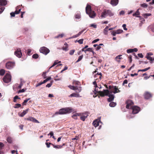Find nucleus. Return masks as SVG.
<instances>
[{
	"label": "nucleus",
	"mask_w": 154,
	"mask_h": 154,
	"mask_svg": "<svg viewBox=\"0 0 154 154\" xmlns=\"http://www.w3.org/2000/svg\"><path fill=\"white\" fill-rule=\"evenodd\" d=\"M109 91L108 89H104L103 91H98V93L102 97L105 96H108L109 97L107 99V101L108 102H111L114 100V96L113 94H109Z\"/></svg>",
	"instance_id": "obj_1"
},
{
	"label": "nucleus",
	"mask_w": 154,
	"mask_h": 154,
	"mask_svg": "<svg viewBox=\"0 0 154 154\" xmlns=\"http://www.w3.org/2000/svg\"><path fill=\"white\" fill-rule=\"evenodd\" d=\"M72 112V109L69 107L65 108L60 109L59 112H57L55 113L56 115H63L66 113H70Z\"/></svg>",
	"instance_id": "obj_2"
},
{
	"label": "nucleus",
	"mask_w": 154,
	"mask_h": 154,
	"mask_svg": "<svg viewBox=\"0 0 154 154\" xmlns=\"http://www.w3.org/2000/svg\"><path fill=\"white\" fill-rule=\"evenodd\" d=\"M86 12L91 18H94L96 16L94 11L91 10V6L88 5H87L86 7Z\"/></svg>",
	"instance_id": "obj_3"
},
{
	"label": "nucleus",
	"mask_w": 154,
	"mask_h": 154,
	"mask_svg": "<svg viewBox=\"0 0 154 154\" xmlns=\"http://www.w3.org/2000/svg\"><path fill=\"white\" fill-rule=\"evenodd\" d=\"M113 15L114 14L110 10L104 9L101 13V17L102 18H105L107 16H109L111 17L113 16Z\"/></svg>",
	"instance_id": "obj_4"
},
{
	"label": "nucleus",
	"mask_w": 154,
	"mask_h": 154,
	"mask_svg": "<svg viewBox=\"0 0 154 154\" xmlns=\"http://www.w3.org/2000/svg\"><path fill=\"white\" fill-rule=\"evenodd\" d=\"M109 88L110 90L109 92L112 93L116 94L117 93L119 92L120 91L118 89V87L116 86L110 85L109 86Z\"/></svg>",
	"instance_id": "obj_5"
},
{
	"label": "nucleus",
	"mask_w": 154,
	"mask_h": 154,
	"mask_svg": "<svg viewBox=\"0 0 154 154\" xmlns=\"http://www.w3.org/2000/svg\"><path fill=\"white\" fill-rule=\"evenodd\" d=\"M11 75L9 74L6 73L4 76L3 80L4 82L8 83L11 81Z\"/></svg>",
	"instance_id": "obj_6"
},
{
	"label": "nucleus",
	"mask_w": 154,
	"mask_h": 154,
	"mask_svg": "<svg viewBox=\"0 0 154 154\" xmlns=\"http://www.w3.org/2000/svg\"><path fill=\"white\" fill-rule=\"evenodd\" d=\"M39 51L41 53L45 55H47L50 51L49 49L45 47H41Z\"/></svg>",
	"instance_id": "obj_7"
},
{
	"label": "nucleus",
	"mask_w": 154,
	"mask_h": 154,
	"mask_svg": "<svg viewBox=\"0 0 154 154\" xmlns=\"http://www.w3.org/2000/svg\"><path fill=\"white\" fill-rule=\"evenodd\" d=\"M127 104L126 107L127 109H131L134 107L133 105L134 103L131 100H128L126 102Z\"/></svg>",
	"instance_id": "obj_8"
},
{
	"label": "nucleus",
	"mask_w": 154,
	"mask_h": 154,
	"mask_svg": "<svg viewBox=\"0 0 154 154\" xmlns=\"http://www.w3.org/2000/svg\"><path fill=\"white\" fill-rule=\"evenodd\" d=\"M15 65V64L14 63L8 62L6 63L5 66L7 69H10L13 68Z\"/></svg>",
	"instance_id": "obj_9"
},
{
	"label": "nucleus",
	"mask_w": 154,
	"mask_h": 154,
	"mask_svg": "<svg viewBox=\"0 0 154 154\" xmlns=\"http://www.w3.org/2000/svg\"><path fill=\"white\" fill-rule=\"evenodd\" d=\"M131 109H132V113L133 114L138 113L140 110V108L137 106H134Z\"/></svg>",
	"instance_id": "obj_10"
},
{
	"label": "nucleus",
	"mask_w": 154,
	"mask_h": 154,
	"mask_svg": "<svg viewBox=\"0 0 154 154\" xmlns=\"http://www.w3.org/2000/svg\"><path fill=\"white\" fill-rule=\"evenodd\" d=\"M152 94L148 91H146L143 95L144 98L146 99H149L152 97Z\"/></svg>",
	"instance_id": "obj_11"
},
{
	"label": "nucleus",
	"mask_w": 154,
	"mask_h": 154,
	"mask_svg": "<svg viewBox=\"0 0 154 154\" xmlns=\"http://www.w3.org/2000/svg\"><path fill=\"white\" fill-rule=\"evenodd\" d=\"M14 54L18 57L20 58L22 56V53L21 52L20 49H18L14 52Z\"/></svg>",
	"instance_id": "obj_12"
},
{
	"label": "nucleus",
	"mask_w": 154,
	"mask_h": 154,
	"mask_svg": "<svg viewBox=\"0 0 154 154\" xmlns=\"http://www.w3.org/2000/svg\"><path fill=\"white\" fill-rule=\"evenodd\" d=\"M69 97H80L81 96H80L79 94L78 93H73L71 94L69 96Z\"/></svg>",
	"instance_id": "obj_13"
},
{
	"label": "nucleus",
	"mask_w": 154,
	"mask_h": 154,
	"mask_svg": "<svg viewBox=\"0 0 154 154\" xmlns=\"http://www.w3.org/2000/svg\"><path fill=\"white\" fill-rule=\"evenodd\" d=\"M118 0H111L110 4L112 5L115 6L118 3Z\"/></svg>",
	"instance_id": "obj_14"
},
{
	"label": "nucleus",
	"mask_w": 154,
	"mask_h": 154,
	"mask_svg": "<svg viewBox=\"0 0 154 154\" xmlns=\"http://www.w3.org/2000/svg\"><path fill=\"white\" fill-rule=\"evenodd\" d=\"M138 51V49L136 48L134 49H130L127 50V52L128 53H133L134 52H137Z\"/></svg>",
	"instance_id": "obj_15"
},
{
	"label": "nucleus",
	"mask_w": 154,
	"mask_h": 154,
	"mask_svg": "<svg viewBox=\"0 0 154 154\" xmlns=\"http://www.w3.org/2000/svg\"><path fill=\"white\" fill-rule=\"evenodd\" d=\"M20 6H17L16 8V11L14 12L15 14H18L20 12L21 8H20Z\"/></svg>",
	"instance_id": "obj_16"
},
{
	"label": "nucleus",
	"mask_w": 154,
	"mask_h": 154,
	"mask_svg": "<svg viewBox=\"0 0 154 154\" xmlns=\"http://www.w3.org/2000/svg\"><path fill=\"white\" fill-rule=\"evenodd\" d=\"M88 116V115L87 112L85 114V115L81 116L80 115V119L83 121H85V119Z\"/></svg>",
	"instance_id": "obj_17"
},
{
	"label": "nucleus",
	"mask_w": 154,
	"mask_h": 154,
	"mask_svg": "<svg viewBox=\"0 0 154 154\" xmlns=\"http://www.w3.org/2000/svg\"><path fill=\"white\" fill-rule=\"evenodd\" d=\"M7 4V1L6 0H0V5L5 6Z\"/></svg>",
	"instance_id": "obj_18"
},
{
	"label": "nucleus",
	"mask_w": 154,
	"mask_h": 154,
	"mask_svg": "<svg viewBox=\"0 0 154 154\" xmlns=\"http://www.w3.org/2000/svg\"><path fill=\"white\" fill-rule=\"evenodd\" d=\"M139 9H138L136 11L134 14H133V16H135L137 17H140V16H139L140 15V12L139 11Z\"/></svg>",
	"instance_id": "obj_19"
},
{
	"label": "nucleus",
	"mask_w": 154,
	"mask_h": 154,
	"mask_svg": "<svg viewBox=\"0 0 154 154\" xmlns=\"http://www.w3.org/2000/svg\"><path fill=\"white\" fill-rule=\"evenodd\" d=\"M122 56V55H119L117 56L115 58V60L118 63H119L120 62V60L122 59V58L121 57Z\"/></svg>",
	"instance_id": "obj_20"
},
{
	"label": "nucleus",
	"mask_w": 154,
	"mask_h": 154,
	"mask_svg": "<svg viewBox=\"0 0 154 154\" xmlns=\"http://www.w3.org/2000/svg\"><path fill=\"white\" fill-rule=\"evenodd\" d=\"M85 30V29H84L82 30L81 31L79 32V33L74 36H73V37L74 38H75L78 37Z\"/></svg>",
	"instance_id": "obj_21"
},
{
	"label": "nucleus",
	"mask_w": 154,
	"mask_h": 154,
	"mask_svg": "<svg viewBox=\"0 0 154 154\" xmlns=\"http://www.w3.org/2000/svg\"><path fill=\"white\" fill-rule=\"evenodd\" d=\"M77 116H80V114L76 113L75 114H73L72 116V117L75 119H77Z\"/></svg>",
	"instance_id": "obj_22"
},
{
	"label": "nucleus",
	"mask_w": 154,
	"mask_h": 154,
	"mask_svg": "<svg viewBox=\"0 0 154 154\" xmlns=\"http://www.w3.org/2000/svg\"><path fill=\"white\" fill-rule=\"evenodd\" d=\"M99 122L97 120H94L93 123V125L95 127L99 126Z\"/></svg>",
	"instance_id": "obj_23"
},
{
	"label": "nucleus",
	"mask_w": 154,
	"mask_h": 154,
	"mask_svg": "<svg viewBox=\"0 0 154 154\" xmlns=\"http://www.w3.org/2000/svg\"><path fill=\"white\" fill-rule=\"evenodd\" d=\"M29 109H26L25 110H23L22 113L20 115V116L21 117H23L28 112Z\"/></svg>",
	"instance_id": "obj_24"
},
{
	"label": "nucleus",
	"mask_w": 154,
	"mask_h": 154,
	"mask_svg": "<svg viewBox=\"0 0 154 154\" xmlns=\"http://www.w3.org/2000/svg\"><path fill=\"white\" fill-rule=\"evenodd\" d=\"M7 141L9 143H11L13 141L12 138L10 137H7Z\"/></svg>",
	"instance_id": "obj_25"
},
{
	"label": "nucleus",
	"mask_w": 154,
	"mask_h": 154,
	"mask_svg": "<svg viewBox=\"0 0 154 154\" xmlns=\"http://www.w3.org/2000/svg\"><path fill=\"white\" fill-rule=\"evenodd\" d=\"M146 57L148 59L150 60V63H152L153 62H152V61L154 60V57L153 58L151 57L150 56H146Z\"/></svg>",
	"instance_id": "obj_26"
},
{
	"label": "nucleus",
	"mask_w": 154,
	"mask_h": 154,
	"mask_svg": "<svg viewBox=\"0 0 154 154\" xmlns=\"http://www.w3.org/2000/svg\"><path fill=\"white\" fill-rule=\"evenodd\" d=\"M75 90H77L78 93L82 91V87L81 86H76L75 87Z\"/></svg>",
	"instance_id": "obj_27"
},
{
	"label": "nucleus",
	"mask_w": 154,
	"mask_h": 154,
	"mask_svg": "<svg viewBox=\"0 0 154 154\" xmlns=\"http://www.w3.org/2000/svg\"><path fill=\"white\" fill-rule=\"evenodd\" d=\"M52 146L54 148L56 149H60L63 147V146L61 145H55L53 144H52Z\"/></svg>",
	"instance_id": "obj_28"
},
{
	"label": "nucleus",
	"mask_w": 154,
	"mask_h": 154,
	"mask_svg": "<svg viewBox=\"0 0 154 154\" xmlns=\"http://www.w3.org/2000/svg\"><path fill=\"white\" fill-rule=\"evenodd\" d=\"M116 105V103L113 102H111L109 104V106L111 107H114Z\"/></svg>",
	"instance_id": "obj_29"
},
{
	"label": "nucleus",
	"mask_w": 154,
	"mask_h": 154,
	"mask_svg": "<svg viewBox=\"0 0 154 154\" xmlns=\"http://www.w3.org/2000/svg\"><path fill=\"white\" fill-rule=\"evenodd\" d=\"M81 18V15L80 14H77L75 15V18L76 21H77V20Z\"/></svg>",
	"instance_id": "obj_30"
},
{
	"label": "nucleus",
	"mask_w": 154,
	"mask_h": 154,
	"mask_svg": "<svg viewBox=\"0 0 154 154\" xmlns=\"http://www.w3.org/2000/svg\"><path fill=\"white\" fill-rule=\"evenodd\" d=\"M151 14L150 13H146L143 14V15L145 18H147L148 16H151Z\"/></svg>",
	"instance_id": "obj_31"
},
{
	"label": "nucleus",
	"mask_w": 154,
	"mask_h": 154,
	"mask_svg": "<svg viewBox=\"0 0 154 154\" xmlns=\"http://www.w3.org/2000/svg\"><path fill=\"white\" fill-rule=\"evenodd\" d=\"M30 99V98L26 99L24 100L23 102L22 103L23 105H26V103Z\"/></svg>",
	"instance_id": "obj_32"
},
{
	"label": "nucleus",
	"mask_w": 154,
	"mask_h": 154,
	"mask_svg": "<svg viewBox=\"0 0 154 154\" xmlns=\"http://www.w3.org/2000/svg\"><path fill=\"white\" fill-rule=\"evenodd\" d=\"M150 69V67H149L147 68H145L144 69H139L138 71V72H140V71L145 72V71H146L148 70L149 69Z\"/></svg>",
	"instance_id": "obj_33"
},
{
	"label": "nucleus",
	"mask_w": 154,
	"mask_h": 154,
	"mask_svg": "<svg viewBox=\"0 0 154 154\" xmlns=\"http://www.w3.org/2000/svg\"><path fill=\"white\" fill-rule=\"evenodd\" d=\"M73 85H80V82L78 81H75L73 82Z\"/></svg>",
	"instance_id": "obj_34"
},
{
	"label": "nucleus",
	"mask_w": 154,
	"mask_h": 154,
	"mask_svg": "<svg viewBox=\"0 0 154 154\" xmlns=\"http://www.w3.org/2000/svg\"><path fill=\"white\" fill-rule=\"evenodd\" d=\"M57 60H56L54 61V62L53 64L50 67V69L51 68L54 66L55 65H56V64H58L59 63H60L61 62L60 61L59 62H57Z\"/></svg>",
	"instance_id": "obj_35"
},
{
	"label": "nucleus",
	"mask_w": 154,
	"mask_h": 154,
	"mask_svg": "<svg viewBox=\"0 0 154 154\" xmlns=\"http://www.w3.org/2000/svg\"><path fill=\"white\" fill-rule=\"evenodd\" d=\"M57 60H56L54 61V62L53 64L50 67V69L51 68L54 66L55 65H56V64H58L59 63H60L61 62L60 61L59 62H57Z\"/></svg>",
	"instance_id": "obj_36"
},
{
	"label": "nucleus",
	"mask_w": 154,
	"mask_h": 154,
	"mask_svg": "<svg viewBox=\"0 0 154 154\" xmlns=\"http://www.w3.org/2000/svg\"><path fill=\"white\" fill-rule=\"evenodd\" d=\"M57 60H56L54 61V62L53 64L50 67V69L51 68L54 66L55 65H56V64H58L59 63H60L61 62L60 61L59 62H57Z\"/></svg>",
	"instance_id": "obj_37"
},
{
	"label": "nucleus",
	"mask_w": 154,
	"mask_h": 154,
	"mask_svg": "<svg viewBox=\"0 0 154 154\" xmlns=\"http://www.w3.org/2000/svg\"><path fill=\"white\" fill-rule=\"evenodd\" d=\"M5 72V70L3 69H2L0 70V75H4Z\"/></svg>",
	"instance_id": "obj_38"
},
{
	"label": "nucleus",
	"mask_w": 154,
	"mask_h": 154,
	"mask_svg": "<svg viewBox=\"0 0 154 154\" xmlns=\"http://www.w3.org/2000/svg\"><path fill=\"white\" fill-rule=\"evenodd\" d=\"M109 27L108 26H106L105 28L104 29V33L105 35H107V34L108 30L107 29H108Z\"/></svg>",
	"instance_id": "obj_39"
},
{
	"label": "nucleus",
	"mask_w": 154,
	"mask_h": 154,
	"mask_svg": "<svg viewBox=\"0 0 154 154\" xmlns=\"http://www.w3.org/2000/svg\"><path fill=\"white\" fill-rule=\"evenodd\" d=\"M39 57V56L38 54H35L33 55L32 57L33 58L36 59H37Z\"/></svg>",
	"instance_id": "obj_40"
},
{
	"label": "nucleus",
	"mask_w": 154,
	"mask_h": 154,
	"mask_svg": "<svg viewBox=\"0 0 154 154\" xmlns=\"http://www.w3.org/2000/svg\"><path fill=\"white\" fill-rule=\"evenodd\" d=\"M62 49L65 51H67L69 50L68 46L63 47L62 48Z\"/></svg>",
	"instance_id": "obj_41"
},
{
	"label": "nucleus",
	"mask_w": 154,
	"mask_h": 154,
	"mask_svg": "<svg viewBox=\"0 0 154 154\" xmlns=\"http://www.w3.org/2000/svg\"><path fill=\"white\" fill-rule=\"evenodd\" d=\"M53 80L51 81V82L49 84H47L46 85V87H48V88H50V87H51V86L52 85V83H53Z\"/></svg>",
	"instance_id": "obj_42"
},
{
	"label": "nucleus",
	"mask_w": 154,
	"mask_h": 154,
	"mask_svg": "<svg viewBox=\"0 0 154 154\" xmlns=\"http://www.w3.org/2000/svg\"><path fill=\"white\" fill-rule=\"evenodd\" d=\"M64 36V34H61L58 35L55 37V38H62Z\"/></svg>",
	"instance_id": "obj_43"
},
{
	"label": "nucleus",
	"mask_w": 154,
	"mask_h": 154,
	"mask_svg": "<svg viewBox=\"0 0 154 154\" xmlns=\"http://www.w3.org/2000/svg\"><path fill=\"white\" fill-rule=\"evenodd\" d=\"M140 6L144 8H146L148 7V5L145 3H143L141 4Z\"/></svg>",
	"instance_id": "obj_44"
},
{
	"label": "nucleus",
	"mask_w": 154,
	"mask_h": 154,
	"mask_svg": "<svg viewBox=\"0 0 154 154\" xmlns=\"http://www.w3.org/2000/svg\"><path fill=\"white\" fill-rule=\"evenodd\" d=\"M83 55H81V56L79 57L78 58V59L76 61V62H78L80 61H81L83 57Z\"/></svg>",
	"instance_id": "obj_45"
},
{
	"label": "nucleus",
	"mask_w": 154,
	"mask_h": 154,
	"mask_svg": "<svg viewBox=\"0 0 154 154\" xmlns=\"http://www.w3.org/2000/svg\"><path fill=\"white\" fill-rule=\"evenodd\" d=\"M123 32V30L121 29H118L116 31L117 34H119L122 33Z\"/></svg>",
	"instance_id": "obj_46"
},
{
	"label": "nucleus",
	"mask_w": 154,
	"mask_h": 154,
	"mask_svg": "<svg viewBox=\"0 0 154 154\" xmlns=\"http://www.w3.org/2000/svg\"><path fill=\"white\" fill-rule=\"evenodd\" d=\"M68 87L71 89L74 90H75V86L70 85Z\"/></svg>",
	"instance_id": "obj_47"
},
{
	"label": "nucleus",
	"mask_w": 154,
	"mask_h": 154,
	"mask_svg": "<svg viewBox=\"0 0 154 154\" xmlns=\"http://www.w3.org/2000/svg\"><path fill=\"white\" fill-rule=\"evenodd\" d=\"M21 106V105L20 104L17 103L15 104V106H14V108H19Z\"/></svg>",
	"instance_id": "obj_48"
},
{
	"label": "nucleus",
	"mask_w": 154,
	"mask_h": 154,
	"mask_svg": "<svg viewBox=\"0 0 154 154\" xmlns=\"http://www.w3.org/2000/svg\"><path fill=\"white\" fill-rule=\"evenodd\" d=\"M45 144L46 145L47 147L48 148L50 147V145H52V144H53L51 143H48V142H46L45 143Z\"/></svg>",
	"instance_id": "obj_49"
},
{
	"label": "nucleus",
	"mask_w": 154,
	"mask_h": 154,
	"mask_svg": "<svg viewBox=\"0 0 154 154\" xmlns=\"http://www.w3.org/2000/svg\"><path fill=\"white\" fill-rule=\"evenodd\" d=\"M51 77H49L47 78L46 79L44 80L43 81V82L46 83L49 80H51Z\"/></svg>",
	"instance_id": "obj_50"
},
{
	"label": "nucleus",
	"mask_w": 154,
	"mask_h": 154,
	"mask_svg": "<svg viewBox=\"0 0 154 154\" xmlns=\"http://www.w3.org/2000/svg\"><path fill=\"white\" fill-rule=\"evenodd\" d=\"M5 8L4 7L0 6V14L3 11Z\"/></svg>",
	"instance_id": "obj_51"
},
{
	"label": "nucleus",
	"mask_w": 154,
	"mask_h": 154,
	"mask_svg": "<svg viewBox=\"0 0 154 154\" xmlns=\"http://www.w3.org/2000/svg\"><path fill=\"white\" fill-rule=\"evenodd\" d=\"M83 40H84L83 39H81L77 41L79 42V44H82L83 43Z\"/></svg>",
	"instance_id": "obj_52"
},
{
	"label": "nucleus",
	"mask_w": 154,
	"mask_h": 154,
	"mask_svg": "<svg viewBox=\"0 0 154 154\" xmlns=\"http://www.w3.org/2000/svg\"><path fill=\"white\" fill-rule=\"evenodd\" d=\"M86 51H88L92 52V53L94 52V51L92 50V48H88L86 49Z\"/></svg>",
	"instance_id": "obj_53"
},
{
	"label": "nucleus",
	"mask_w": 154,
	"mask_h": 154,
	"mask_svg": "<svg viewBox=\"0 0 154 154\" xmlns=\"http://www.w3.org/2000/svg\"><path fill=\"white\" fill-rule=\"evenodd\" d=\"M32 122H34L36 123H39V122L35 118H33Z\"/></svg>",
	"instance_id": "obj_54"
},
{
	"label": "nucleus",
	"mask_w": 154,
	"mask_h": 154,
	"mask_svg": "<svg viewBox=\"0 0 154 154\" xmlns=\"http://www.w3.org/2000/svg\"><path fill=\"white\" fill-rule=\"evenodd\" d=\"M4 146V143L0 142V149H2Z\"/></svg>",
	"instance_id": "obj_55"
},
{
	"label": "nucleus",
	"mask_w": 154,
	"mask_h": 154,
	"mask_svg": "<svg viewBox=\"0 0 154 154\" xmlns=\"http://www.w3.org/2000/svg\"><path fill=\"white\" fill-rule=\"evenodd\" d=\"M75 51L74 50H72L69 51V54L70 55H72L73 54L74 52H75Z\"/></svg>",
	"instance_id": "obj_56"
},
{
	"label": "nucleus",
	"mask_w": 154,
	"mask_h": 154,
	"mask_svg": "<svg viewBox=\"0 0 154 154\" xmlns=\"http://www.w3.org/2000/svg\"><path fill=\"white\" fill-rule=\"evenodd\" d=\"M128 58L129 59V62L130 63H131L132 61V56L131 55H129V56L128 57Z\"/></svg>",
	"instance_id": "obj_57"
},
{
	"label": "nucleus",
	"mask_w": 154,
	"mask_h": 154,
	"mask_svg": "<svg viewBox=\"0 0 154 154\" xmlns=\"http://www.w3.org/2000/svg\"><path fill=\"white\" fill-rule=\"evenodd\" d=\"M45 82H43V81L42 82H39V83H38V84H37L36 85V87L40 86V85H42V84H44V83H45Z\"/></svg>",
	"instance_id": "obj_58"
},
{
	"label": "nucleus",
	"mask_w": 154,
	"mask_h": 154,
	"mask_svg": "<svg viewBox=\"0 0 154 154\" xmlns=\"http://www.w3.org/2000/svg\"><path fill=\"white\" fill-rule=\"evenodd\" d=\"M33 118V117H29L27 118L26 120L28 121H32Z\"/></svg>",
	"instance_id": "obj_59"
},
{
	"label": "nucleus",
	"mask_w": 154,
	"mask_h": 154,
	"mask_svg": "<svg viewBox=\"0 0 154 154\" xmlns=\"http://www.w3.org/2000/svg\"><path fill=\"white\" fill-rule=\"evenodd\" d=\"M46 72H44L43 73L42 75L44 77V79H45L46 78Z\"/></svg>",
	"instance_id": "obj_60"
},
{
	"label": "nucleus",
	"mask_w": 154,
	"mask_h": 154,
	"mask_svg": "<svg viewBox=\"0 0 154 154\" xmlns=\"http://www.w3.org/2000/svg\"><path fill=\"white\" fill-rule=\"evenodd\" d=\"M135 65L134 64H133L132 66H131L128 70L129 71L131 70V69L134 68Z\"/></svg>",
	"instance_id": "obj_61"
},
{
	"label": "nucleus",
	"mask_w": 154,
	"mask_h": 154,
	"mask_svg": "<svg viewBox=\"0 0 154 154\" xmlns=\"http://www.w3.org/2000/svg\"><path fill=\"white\" fill-rule=\"evenodd\" d=\"M99 41V39L98 38H97V39L94 40L92 42V43H95L97 42L98 41Z\"/></svg>",
	"instance_id": "obj_62"
},
{
	"label": "nucleus",
	"mask_w": 154,
	"mask_h": 154,
	"mask_svg": "<svg viewBox=\"0 0 154 154\" xmlns=\"http://www.w3.org/2000/svg\"><path fill=\"white\" fill-rule=\"evenodd\" d=\"M126 25L125 24H123L122 25V27L123 28V29L124 30H127V29L126 27Z\"/></svg>",
	"instance_id": "obj_63"
},
{
	"label": "nucleus",
	"mask_w": 154,
	"mask_h": 154,
	"mask_svg": "<svg viewBox=\"0 0 154 154\" xmlns=\"http://www.w3.org/2000/svg\"><path fill=\"white\" fill-rule=\"evenodd\" d=\"M111 34L113 36H115L117 34L116 31H112V32Z\"/></svg>",
	"instance_id": "obj_64"
}]
</instances>
